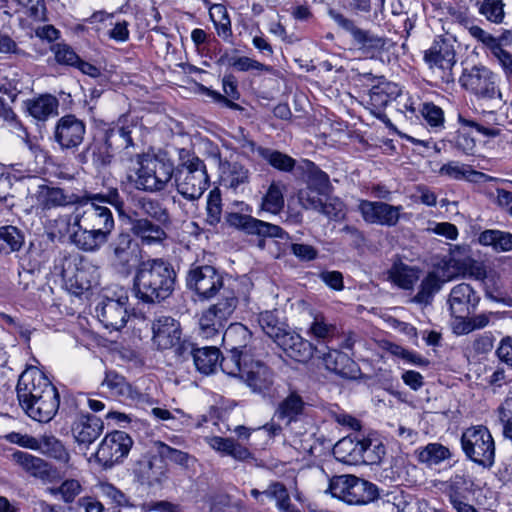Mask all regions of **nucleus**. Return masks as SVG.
Instances as JSON below:
<instances>
[{
	"label": "nucleus",
	"mask_w": 512,
	"mask_h": 512,
	"mask_svg": "<svg viewBox=\"0 0 512 512\" xmlns=\"http://www.w3.org/2000/svg\"><path fill=\"white\" fill-rule=\"evenodd\" d=\"M247 357V353L228 351L227 355L222 357L219 366L227 375L242 379L249 365L247 363Z\"/></svg>",
	"instance_id": "nucleus-43"
},
{
	"label": "nucleus",
	"mask_w": 512,
	"mask_h": 512,
	"mask_svg": "<svg viewBox=\"0 0 512 512\" xmlns=\"http://www.w3.org/2000/svg\"><path fill=\"white\" fill-rule=\"evenodd\" d=\"M479 301L480 297L471 285L460 283L451 289L447 302L451 315H469Z\"/></svg>",
	"instance_id": "nucleus-21"
},
{
	"label": "nucleus",
	"mask_w": 512,
	"mask_h": 512,
	"mask_svg": "<svg viewBox=\"0 0 512 512\" xmlns=\"http://www.w3.org/2000/svg\"><path fill=\"white\" fill-rule=\"evenodd\" d=\"M12 459L32 477L46 481L54 476L55 471L52 469L51 465L42 458L27 452L16 451L12 454Z\"/></svg>",
	"instance_id": "nucleus-28"
},
{
	"label": "nucleus",
	"mask_w": 512,
	"mask_h": 512,
	"mask_svg": "<svg viewBox=\"0 0 512 512\" xmlns=\"http://www.w3.org/2000/svg\"><path fill=\"white\" fill-rule=\"evenodd\" d=\"M219 62L223 65H228L235 68L238 71H249V70H259L270 72L271 67L267 66L263 63H260L257 60L252 58L242 56V57H232L228 54L222 55L219 59Z\"/></svg>",
	"instance_id": "nucleus-51"
},
{
	"label": "nucleus",
	"mask_w": 512,
	"mask_h": 512,
	"mask_svg": "<svg viewBox=\"0 0 512 512\" xmlns=\"http://www.w3.org/2000/svg\"><path fill=\"white\" fill-rule=\"evenodd\" d=\"M391 281L403 289H411L418 280L417 271L405 264H394L389 271Z\"/></svg>",
	"instance_id": "nucleus-50"
},
{
	"label": "nucleus",
	"mask_w": 512,
	"mask_h": 512,
	"mask_svg": "<svg viewBox=\"0 0 512 512\" xmlns=\"http://www.w3.org/2000/svg\"><path fill=\"white\" fill-rule=\"evenodd\" d=\"M422 115L427 123L434 128L443 127L444 113L443 110L433 103H425L422 107Z\"/></svg>",
	"instance_id": "nucleus-63"
},
{
	"label": "nucleus",
	"mask_w": 512,
	"mask_h": 512,
	"mask_svg": "<svg viewBox=\"0 0 512 512\" xmlns=\"http://www.w3.org/2000/svg\"><path fill=\"white\" fill-rule=\"evenodd\" d=\"M440 174L452 179H467L469 181H479L488 176L482 172L474 171L467 165H461L458 162H449L440 168Z\"/></svg>",
	"instance_id": "nucleus-48"
},
{
	"label": "nucleus",
	"mask_w": 512,
	"mask_h": 512,
	"mask_svg": "<svg viewBox=\"0 0 512 512\" xmlns=\"http://www.w3.org/2000/svg\"><path fill=\"white\" fill-rule=\"evenodd\" d=\"M425 62L444 83L454 82L453 67L456 64L453 45L444 39L437 40L425 52Z\"/></svg>",
	"instance_id": "nucleus-10"
},
{
	"label": "nucleus",
	"mask_w": 512,
	"mask_h": 512,
	"mask_svg": "<svg viewBox=\"0 0 512 512\" xmlns=\"http://www.w3.org/2000/svg\"><path fill=\"white\" fill-rule=\"evenodd\" d=\"M136 207L143 216H146L145 218H150L159 224L166 225L171 221L167 208L159 200L140 197L136 201Z\"/></svg>",
	"instance_id": "nucleus-35"
},
{
	"label": "nucleus",
	"mask_w": 512,
	"mask_h": 512,
	"mask_svg": "<svg viewBox=\"0 0 512 512\" xmlns=\"http://www.w3.org/2000/svg\"><path fill=\"white\" fill-rule=\"evenodd\" d=\"M400 88L391 82H381L372 87L369 93L370 104L377 110L385 108L400 95Z\"/></svg>",
	"instance_id": "nucleus-38"
},
{
	"label": "nucleus",
	"mask_w": 512,
	"mask_h": 512,
	"mask_svg": "<svg viewBox=\"0 0 512 512\" xmlns=\"http://www.w3.org/2000/svg\"><path fill=\"white\" fill-rule=\"evenodd\" d=\"M283 190L282 184L272 182L262 198V209L272 214H278L284 207Z\"/></svg>",
	"instance_id": "nucleus-49"
},
{
	"label": "nucleus",
	"mask_w": 512,
	"mask_h": 512,
	"mask_svg": "<svg viewBox=\"0 0 512 512\" xmlns=\"http://www.w3.org/2000/svg\"><path fill=\"white\" fill-rule=\"evenodd\" d=\"M257 155L268 162L275 169L284 172L292 171L296 163V161L287 154L270 148L264 147L257 149Z\"/></svg>",
	"instance_id": "nucleus-47"
},
{
	"label": "nucleus",
	"mask_w": 512,
	"mask_h": 512,
	"mask_svg": "<svg viewBox=\"0 0 512 512\" xmlns=\"http://www.w3.org/2000/svg\"><path fill=\"white\" fill-rule=\"evenodd\" d=\"M209 15L214 23L218 36L224 41H229L232 36V29L226 7L222 4H214L209 9Z\"/></svg>",
	"instance_id": "nucleus-45"
},
{
	"label": "nucleus",
	"mask_w": 512,
	"mask_h": 512,
	"mask_svg": "<svg viewBox=\"0 0 512 512\" xmlns=\"http://www.w3.org/2000/svg\"><path fill=\"white\" fill-rule=\"evenodd\" d=\"M461 445L465 455L473 462L485 467L494 463L495 444L485 426L467 428L461 436Z\"/></svg>",
	"instance_id": "nucleus-7"
},
{
	"label": "nucleus",
	"mask_w": 512,
	"mask_h": 512,
	"mask_svg": "<svg viewBox=\"0 0 512 512\" xmlns=\"http://www.w3.org/2000/svg\"><path fill=\"white\" fill-rule=\"evenodd\" d=\"M329 16L339 28L351 36L353 45L363 55L372 58L384 50L387 41L385 37L359 27L354 20L334 10L329 11Z\"/></svg>",
	"instance_id": "nucleus-9"
},
{
	"label": "nucleus",
	"mask_w": 512,
	"mask_h": 512,
	"mask_svg": "<svg viewBox=\"0 0 512 512\" xmlns=\"http://www.w3.org/2000/svg\"><path fill=\"white\" fill-rule=\"evenodd\" d=\"M102 386H106L112 395L121 396L130 399L140 400L145 396L137 392L126 382L125 378L114 371L106 372Z\"/></svg>",
	"instance_id": "nucleus-36"
},
{
	"label": "nucleus",
	"mask_w": 512,
	"mask_h": 512,
	"mask_svg": "<svg viewBox=\"0 0 512 512\" xmlns=\"http://www.w3.org/2000/svg\"><path fill=\"white\" fill-rule=\"evenodd\" d=\"M287 355L296 361L306 362L311 359L314 353H320L317 348L299 334L286 331L276 342Z\"/></svg>",
	"instance_id": "nucleus-23"
},
{
	"label": "nucleus",
	"mask_w": 512,
	"mask_h": 512,
	"mask_svg": "<svg viewBox=\"0 0 512 512\" xmlns=\"http://www.w3.org/2000/svg\"><path fill=\"white\" fill-rule=\"evenodd\" d=\"M220 351L218 348L202 347L194 352L193 363L200 373L209 375L216 371L219 365Z\"/></svg>",
	"instance_id": "nucleus-39"
},
{
	"label": "nucleus",
	"mask_w": 512,
	"mask_h": 512,
	"mask_svg": "<svg viewBox=\"0 0 512 512\" xmlns=\"http://www.w3.org/2000/svg\"><path fill=\"white\" fill-rule=\"evenodd\" d=\"M469 33L485 45L493 54L502 44L500 40L477 25L468 27Z\"/></svg>",
	"instance_id": "nucleus-60"
},
{
	"label": "nucleus",
	"mask_w": 512,
	"mask_h": 512,
	"mask_svg": "<svg viewBox=\"0 0 512 512\" xmlns=\"http://www.w3.org/2000/svg\"><path fill=\"white\" fill-rule=\"evenodd\" d=\"M176 273L162 259H148L138 264L133 279V293L144 303H159L173 292Z\"/></svg>",
	"instance_id": "nucleus-1"
},
{
	"label": "nucleus",
	"mask_w": 512,
	"mask_h": 512,
	"mask_svg": "<svg viewBox=\"0 0 512 512\" xmlns=\"http://www.w3.org/2000/svg\"><path fill=\"white\" fill-rule=\"evenodd\" d=\"M444 281L435 272H430L422 280L417 294L410 300L420 305H428L432 302L434 295L440 291Z\"/></svg>",
	"instance_id": "nucleus-41"
},
{
	"label": "nucleus",
	"mask_w": 512,
	"mask_h": 512,
	"mask_svg": "<svg viewBox=\"0 0 512 512\" xmlns=\"http://www.w3.org/2000/svg\"><path fill=\"white\" fill-rule=\"evenodd\" d=\"M103 421L92 415H81L74 422L72 432L75 440L80 444H91L102 433Z\"/></svg>",
	"instance_id": "nucleus-29"
},
{
	"label": "nucleus",
	"mask_w": 512,
	"mask_h": 512,
	"mask_svg": "<svg viewBox=\"0 0 512 512\" xmlns=\"http://www.w3.org/2000/svg\"><path fill=\"white\" fill-rule=\"evenodd\" d=\"M131 437L124 431H113L101 441L95 458L104 468H110L129 453L132 446Z\"/></svg>",
	"instance_id": "nucleus-11"
},
{
	"label": "nucleus",
	"mask_w": 512,
	"mask_h": 512,
	"mask_svg": "<svg viewBox=\"0 0 512 512\" xmlns=\"http://www.w3.org/2000/svg\"><path fill=\"white\" fill-rule=\"evenodd\" d=\"M383 455L384 447L380 443L373 444L371 439L356 441V450L354 451L355 463L373 465L379 463Z\"/></svg>",
	"instance_id": "nucleus-37"
},
{
	"label": "nucleus",
	"mask_w": 512,
	"mask_h": 512,
	"mask_svg": "<svg viewBox=\"0 0 512 512\" xmlns=\"http://www.w3.org/2000/svg\"><path fill=\"white\" fill-rule=\"evenodd\" d=\"M462 86L479 98L493 99L500 92L496 85V75L485 66H474L463 72Z\"/></svg>",
	"instance_id": "nucleus-14"
},
{
	"label": "nucleus",
	"mask_w": 512,
	"mask_h": 512,
	"mask_svg": "<svg viewBox=\"0 0 512 512\" xmlns=\"http://www.w3.org/2000/svg\"><path fill=\"white\" fill-rule=\"evenodd\" d=\"M24 244V235L15 226L0 227V253L10 254L19 251Z\"/></svg>",
	"instance_id": "nucleus-42"
},
{
	"label": "nucleus",
	"mask_w": 512,
	"mask_h": 512,
	"mask_svg": "<svg viewBox=\"0 0 512 512\" xmlns=\"http://www.w3.org/2000/svg\"><path fill=\"white\" fill-rule=\"evenodd\" d=\"M111 268L122 276H129L139 262L140 247L129 233H119L107 247Z\"/></svg>",
	"instance_id": "nucleus-8"
},
{
	"label": "nucleus",
	"mask_w": 512,
	"mask_h": 512,
	"mask_svg": "<svg viewBox=\"0 0 512 512\" xmlns=\"http://www.w3.org/2000/svg\"><path fill=\"white\" fill-rule=\"evenodd\" d=\"M187 285L201 299H210L226 287L222 276L209 265L191 268L187 276Z\"/></svg>",
	"instance_id": "nucleus-13"
},
{
	"label": "nucleus",
	"mask_w": 512,
	"mask_h": 512,
	"mask_svg": "<svg viewBox=\"0 0 512 512\" xmlns=\"http://www.w3.org/2000/svg\"><path fill=\"white\" fill-rule=\"evenodd\" d=\"M227 222L230 226L243 230L248 234L280 239L289 238V235L280 226L259 220L250 215L230 213L227 215Z\"/></svg>",
	"instance_id": "nucleus-18"
},
{
	"label": "nucleus",
	"mask_w": 512,
	"mask_h": 512,
	"mask_svg": "<svg viewBox=\"0 0 512 512\" xmlns=\"http://www.w3.org/2000/svg\"><path fill=\"white\" fill-rule=\"evenodd\" d=\"M257 321L263 332L272 338L275 343L286 332V330L282 328V324L279 322L277 316L272 311L261 312L258 315Z\"/></svg>",
	"instance_id": "nucleus-53"
},
{
	"label": "nucleus",
	"mask_w": 512,
	"mask_h": 512,
	"mask_svg": "<svg viewBox=\"0 0 512 512\" xmlns=\"http://www.w3.org/2000/svg\"><path fill=\"white\" fill-rule=\"evenodd\" d=\"M56 389L46 375L37 368L24 370L19 376L16 391L19 403H27Z\"/></svg>",
	"instance_id": "nucleus-15"
},
{
	"label": "nucleus",
	"mask_w": 512,
	"mask_h": 512,
	"mask_svg": "<svg viewBox=\"0 0 512 512\" xmlns=\"http://www.w3.org/2000/svg\"><path fill=\"white\" fill-rule=\"evenodd\" d=\"M75 209V225L96 229L111 235L115 221L111 210L102 205L110 204L120 216L125 215V204L116 188H110L106 193H88L81 197Z\"/></svg>",
	"instance_id": "nucleus-2"
},
{
	"label": "nucleus",
	"mask_w": 512,
	"mask_h": 512,
	"mask_svg": "<svg viewBox=\"0 0 512 512\" xmlns=\"http://www.w3.org/2000/svg\"><path fill=\"white\" fill-rule=\"evenodd\" d=\"M40 448L45 454L60 463L68 464L70 460V455L64 445L53 436L43 437Z\"/></svg>",
	"instance_id": "nucleus-55"
},
{
	"label": "nucleus",
	"mask_w": 512,
	"mask_h": 512,
	"mask_svg": "<svg viewBox=\"0 0 512 512\" xmlns=\"http://www.w3.org/2000/svg\"><path fill=\"white\" fill-rule=\"evenodd\" d=\"M319 354L328 370L346 378L356 377L357 365L347 354L339 350H329L327 353Z\"/></svg>",
	"instance_id": "nucleus-31"
},
{
	"label": "nucleus",
	"mask_w": 512,
	"mask_h": 512,
	"mask_svg": "<svg viewBox=\"0 0 512 512\" xmlns=\"http://www.w3.org/2000/svg\"><path fill=\"white\" fill-rule=\"evenodd\" d=\"M77 229L71 233V243L79 250L89 253L99 251L109 240L110 236L96 229L76 225Z\"/></svg>",
	"instance_id": "nucleus-26"
},
{
	"label": "nucleus",
	"mask_w": 512,
	"mask_h": 512,
	"mask_svg": "<svg viewBox=\"0 0 512 512\" xmlns=\"http://www.w3.org/2000/svg\"><path fill=\"white\" fill-rule=\"evenodd\" d=\"M152 342L160 350L172 349L181 339V327L170 316H159L152 322Z\"/></svg>",
	"instance_id": "nucleus-19"
},
{
	"label": "nucleus",
	"mask_w": 512,
	"mask_h": 512,
	"mask_svg": "<svg viewBox=\"0 0 512 512\" xmlns=\"http://www.w3.org/2000/svg\"><path fill=\"white\" fill-rule=\"evenodd\" d=\"M37 204L42 209H51L60 206H68L78 204L81 201V197L73 194L66 193L63 189L58 187H50L47 185H41L35 194Z\"/></svg>",
	"instance_id": "nucleus-24"
},
{
	"label": "nucleus",
	"mask_w": 512,
	"mask_h": 512,
	"mask_svg": "<svg viewBox=\"0 0 512 512\" xmlns=\"http://www.w3.org/2000/svg\"><path fill=\"white\" fill-rule=\"evenodd\" d=\"M327 492L350 505L367 504L378 497V488L375 484L354 475L332 477Z\"/></svg>",
	"instance_id": "nucleus-6"
},
{
	"label": "nucleus",
	"mask_w": 512,
	"mask_h": 512,
	"mask_svg": "<svg viewBox=\"0 0 512 512\" xmlns=\"http://www.w3.org/2000/svg\"><path fill=\"white\" fill-rule=\"evenodd\" d=\"M481 245L490 246L497 252L512 251V233L497 229H488L479 234Z\"/></svg>",
	"instance_id": "nucleus-40"
},
{
	"label": "nucleus",
	"mask_w": 512,
	"mask_h": 512,
	"mask_svg": "<svg viewBox=\"0 0 512 512\" xmlns=\"http://www.w3.org/2000/svg\"><path fill=\"white\" fill-rule=\"evenodd\" d=\"M250 338V332L240 323L229 325L222 334L224 347L231 352L246 353L245 349Z\"/></svg>",
	"instance_id": "nucleus-33"
},
{
	"label": "nucleus",
	"mask_w": 512,
	"mask_h": 512,
	"mask_svg": "<svg viewBox=\"0 0 512 512\" xmlns=\"http://www.w3.org/2000/svg\"><path fill=\"white\" fill-rule=\"evenodd\" d=\"M498 413L503 426V435L512 441V397L505 399L498 408Z\"/></svg>",
	"instance_id": "nucleus-62"
},
{
	"label": "nucleus",
	"mask_w": 512,
	"mask_h": 512,
	"mask_svg": "<svg viewBox=\"0 0 512 512\" xmlns=\"http://www.w3.org/2000/svg\"><path fill=\"white\" fill-rule=\"evenodd\" d=\"M59 403L58 391L54 389L41 397L27 401V403H20V405L33 420L47 423L55 416Z\"/></svg>",
	"instance_id": "nucleus-20"
},
{
	"label": "nucleus",
	"mask_w": 512,
	"mask_h": 512,
	"mask_svg": "<svg viewBox=\"0 0 512 512\" xmlns=\"http://www.w3.org/2000/svg\"><path fill=\"white\" fill-rule=\"evenodd\" d=\"M177 192L188 201L201 198L209 186V176L205 163L194 156L173 169Z\"/></svg>",
	"instance_id": "nucleus-3"
},
{
	"label": "nucleus",
	"mask_w": 512,
	"mask_h": 512,
	"mask_svg": "<svg viewBox=\"0 0 512 512\" xmlns=\"http://www.w3.org/2000/svg\"><path fill=\"white\" fill-rule=\"evenodd\" d=\"M242 380L253 392L265 394L274 384L273 372L262 362L249 363Z\"/></svg>",
	"instance_id": "nucleus-25"
},
{
	"label": "nucleus",
	"mask_w": 512,
	"mask_h": 512,
	"mask_svg": "<svg viewBox=\"0 0 512 512\" xmlns=\"http://www.w3.org/2000/svg\"><path fill=\"white\" fill-rule=\"evenodd\" d=\"M28 113L40 121L47 120L58 112L59 102L52 95H41L25 102Z\"/></svg>",
	"instance_id": "nucleus-34"
},
{
	"label": "nucleus",
	"mask_w": 512,
	"mask_h": 512,
	"mask_svg": "<svg viewBox=\"0 0 512 512\" xmlns=\"http://www.w3.org/2000/svg\"><path fill=\"white\" fill-rule=\"evenodd\" d=\"M503 0H483L479 5V14L494 24H501L505 18Z\"/></svg>",
	"instance_id": "nucleus-54"
},
{
	"label": "nucleus",
	"mask_w": 512,
	"mask_h": 512,
	"mask_svg": "<svg viewBox=\"0 0 512 512\" xmlns=\"http://www.w3.org/2000/svg\"><path fill=\"white\" fill-rule=\"evenodd\" d=\"M207 217L210 224H215L220 221L222 205H221V193L219 189L215 188L211 190L207 198Z\"/></svg>",
	"instance_id": "nucleus-59"
},
{
	"label": "nucleus",
	"mask_w": 512,
	"mask_h": 512,
	"mask_svg": "<svg viewBox=\"0 0 512 512\" xmlns=\"http://www.w3.org/2000/svg\"><path fill=\"white\" fill-rule=\"evenodd\" d=\"M221 180L224 186L234 192L243 191L250 182V171L237 161H225L220 165Z\"/></svg>",
	"instance_id": "nucleus-27"
},
{
	"label": "nucleus",
	"mask_w": 512,
	"mask_h": 512,
	"mask_svg": "<svg viewBox=\"0 0 512 512\" xmlns=\"http://www.w3.org/2000/svg\"><path fill=\"white\" fill-rule=\"evenodd\" d=\"M138 132L136 123L115 125L105 130L104 141L108 148L116 150L127 149L134 146V135Z\"/></svg>",
	"instance_id": "nucleus-30"
},
{
	"label": "nucleus",
	"mask_w": 512,
	"mask_h": 512,
	"mask_svg": "<svg viewBox=\"0 0 512 512\" xmlns=\"http://www.w3.org/2000/svg\"><path fill=\"white\" fill-rule=\"evenodd\" d=\"M492 55L498 60L506 79L512 82V54L501 45Z\"/></svg>",
	"instance_id": "nucleus-64"
},
{
	"label": "nucleus",
	"mask_w": 512,
	"mask_h": 512,
	"mask_svg": "<svg viewBox=\"0 0 512 512\" xmlns=\"http://www.w3.org/2000/svg\"><path fill=\"white\" fill-rule=\"evenodd\" d=\"M335 332V326L325 322L324 318L316 317L310 325L308 334L319 340H327Z\"/></svg>",
	"instance_id": "nucleus-61"
},
{
	"label": "nucleus",
	"mask_w": 512,
	"mask_h": 512,
	"mask_svg": "<svg viewBox=\"0 0 512 512\" xmlns=\"http://www.w3.org/2000/svg\"><path fill=\"white\" fill-rule=\"evenodd\" d=\"M306 407L302 396L296 391L290 393L278 404L273 419L285 422L289 425L303 414Z\"/></svg>",
	"instance_id": "nucleus-32"
},
{
	"label": "nucleus",
	"mask_w": 512,
	"mask_h": 512,
	"mask_svg": "<svg viewBox=\"0 0 512 512\" xmlns=\"http://www.w3.org/2000/svg\"><path fill=\"white\" fill-rule=\"evenodd\" d=\"M467 272L470 277L483 282L486 286L495 285L498 278L497 273L488 268L484 263L473 261L469 264Z\"/></svg>",
	"instance_id": "nucleus-58"
},
{
	"label": "nucleus",
	"mask_w": 512,
	"mask_h": 512,
	"mask_svg": "<svg viewBox=\"0 0 512 512\" xmlns=\"http://www.w3.org/2000/svg\"><path fill=\"white\" fill-rule=\"evenodd\" d=\"M86 127L82 120L75 115L61 117L54 129V140L62 150L77 148L84 139Z\"/></svg>",
	"instance_id": "nucleus-17"
},
{
	"label": "nucleus",
	"mask_w": 512,
	"mask_h": 512,
	"mask_svg": "<svg viewBox=\"0 0 512 512\" xmlns=\"http://www.w3.org/2000/svg\"><path fill=\"white\" fill-rule=\"evenodd\" d=\"M223 91L225 95H222L216 91H210L209 95L214 98L215 101L223 103L225 106L234 109H242L240 105L235 103L233 100L239 99V92L237 90V81L234 76L226 75L223 78Z\"/></svg>",
	"instance_id": "nucleus-46"
},
{
	"label": "nucleus",
	"mask_w": 512,
	"mask_h": 512,
	"mask_svg": "<svg viewBox=\"0 0 512 512\" xmlns=\"http://www.w3.org/2000/svg\"><path fill=\"white\" fill-rule=\"evenodd\" d=\"M155 447L159 456L163 459H167L182 467H188L189 462L194 460L188 453L172 448L164 442H155Z\"/></svg>",
	"instance_id": "nucleus-56"
},
{
	"label": "nucleus",
	"mask_w": 512,
	"mask_h": 512,
	"mask_svg": "<svg viewBox=\"0 0 512 512\" xmlns=\"http://www.w3.org/2000/svg\"><path fill=\"white\" fill-rule=\"evenodd\" d=\"M134 217H129L131 233L139 238L144 245H154L163 242L167 234L161 227L162 224H156L148 218L139 217L137 212H133Z\"/></svg>",
	"instance_id": "nucleus-22"
},
{
	"label": "nucleus",
	"mask_w": 512,
	"mask_h": 512,
	"mask_svg": "<svg viewBox=\"0 0 512 512\" xmlns=\"http://www.w3.org/2000/svg\"><path fill=\"white\" fill-rule=\"evenodd\" d=\"M217 302L202 313L199 321L200 333L204 338L219 337L238 305V297L230 287L218 292Z\"/></svg>",
	"instance_id": "nucleus-4"
},
{
	"label": "nucleus",
	"mask_w": 512,
	"mask_h": 512,
	"mask_svg": "<svg viewBox=\"0 0 512 512\" xmlns=\"http://www.w3.org/2000/svg\"><path fill=\"white\" fill-rule=\"evenodd\" d=\"M112 152L102 136L101 139L95 138L81 154V157L83 162L91 160L95 165H106L110 162Z\"/></svg>",
	"instance_id": "nucleus-44"
},
{
	"label": "nucleus",
	"mask_w": 512,
	"mask_h": 512,
	"mask_svg": "<svg viewBox=\"0 0 512 512\" xmlns=\"http://www.w3.org/2000/svg\"><path fill=\"white\" fill-rule=\"evenodd\" d=\"M82 485L76 479H67L61 483L58 487L48 488V492L51 495H61V499L64 503H72L76 497L82 492Z\"/></svg>",
	"instance_id": "nucleus-57"
},
{
	"label": "nucleus",
	"mask_w": 512,
	"mask_h": 512,
	"mask_svg": "<svg viewBox=\"0 0 512 512\" xmlns=\"http://www.w3.org/2000/svg\"><path fill=\"white\" fill-rule=\"evenodd\" d=\"M358 209L363 219L370 224L394 227L398 224L403 207L381 201L361 200Z\"/></svg>",
	"instance_id": "nucleus-16"
},
{
	"label": "nucleus",
	"mask_w": 512,
	"mask_h": 512,
	"mask_svg": "<svg viewBox=\"0 0 512 512\" xmlns=\"http://www.w3.org/2000/svg\"><path fill=\"white\" fill-rule=\"evenodd\" d=\"M99 321L107 329L120 330L128 320V296L122 291L117 298L105 296L96 307Z\"/></svg>",
	"instance_id": "nucleus-12"
},
{
	"label": "nucleus",
	"mask_w": 512,
	"mask_h": 512,
	"mask_svg": "<svg viewBox=\"0 0 512 512\" xmlns=\"http://www.w3.org/2000/svg\"><path fill=\"white\" fill-rule=\"evenodd\" d=\"M449 457V449L439 443H430L418 452V460L430 466L439 464Z\"/></svg>",
	"instance_id": "nucleus-52"
},
{
	"label": "nucleus",
	"mask_w": 512,
	"mask_h": 512,
	"mask_svg": "<svg viewBox=\"0 0 512 512\" xmlns=\"http://www.w3.org/2000/svg\"><path fill=\"white\" fill-rule=\"evenodd\" d=\"M135 187L146 192L163 190L173 177V164L165 159L142 154L137 156Z\"/></svg>",
	"instance_id": "nucleus-5"
}]
</instances>
